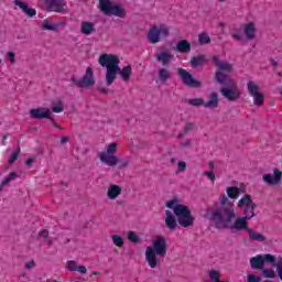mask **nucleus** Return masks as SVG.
Returning <instances> with one entry per match:
<instances>
[{"label":"nucleus","instance_id":"a19ab883","mask_svg":"<svg viewBox=\"0 0 282 282\" xmlns=\"http://www.w3.org/2000/svg\"><path fill=\"white\" fill-rule=\"evenodd\" d=\"M219 276H221V273L217 270H210L209 271V279L212 282H218Z\"/></svg>","mask_w":282,"mask_h":282},{"label":"nucleus","instance_id":"39448f33","mask_svg":"<svg viewBox=\"0 0 282 282\" xmlns=\"http://www.w3.org/2000/svg\"><path fill=\"white\" fill-rule=\"evenodd\" d=\"M158 257H166V238L156 236L152 242V247L145 250V261L150 268H158Z\"/></svg>","mask_w":282,"mask_h":282},{"label":"nucleus","instance_id":"4d7b16f0","mask_svg":"<svg viewBox=\"0 0 282 282\" xmlns=\"http://www.w3.org/2000/svg\"><path fill=\"white\" fill-rule=\"evenodd\" d=\"M182 147H191V140H186L182 143Z\"/></svg>","mask_w":282,"mask_h":282},{"label":"nucleus","instance_id":"603ef678","mask_svg":"<svg viewBox=\"0 0 282 282\" xmlns=\"http://www.w3.org/2000/svg\"><path fill=\"white\" fill-rule=\"evenodd\" d=\"M129 166V160L120 161L119 169H127Z\"/></svg>","mask_w":282,"mask_h":282},{"label":"nucleus","instance_id":"3c124183","mask_svg":"<svg viewBox=\"0 0 282 282\" xmlns=\"http://www.w3.org/2000/svg\"><path fill=\"white\" fill-rule=\"evenodd\" d=\"M34 265H36V263L34 262V260H31L24 264V268H25V270H32V268H34Z\"/></svg>","mask_w":282,"mask_h":282},{"label":"nucleus","instance_id":"bb28decb","mask_svg":"<svg viewBox=\"0 0 282 282\" xmlns=\"http://www.w3.org/2000/svg\"><path fill=\"white\" fill-rule=\"evenodd\" d=\"M250 241H265V236L263 234L257 232L254 229H247Z\"/></svg>","mask_w":282,"mask_h":282},{"label":"nucleus","instance_id":"13d9d810","mask_svg":"<svg viewBox=\"0 0 282 282\" xmlns=\"http://www.w3.org/2000/svg\"><path fill=\"white\" fill-rule=\"evenodd\" d=\"M99 91L101 93V94H107V91H109L107 88H105V87H100L99 88Z\"/></svg>","mask_w":282,"mask_h":282},{"label":"nucleus","instance_id":"5fc2aeb1","mask_svg":"<svg viewBox=\"0 0 282 282\" xmlns=\"http://www.w3.org/2000/svg\"><path fill=\"white\" fill-rule=\"evenodd\" d=\"M69 142V137H62L61 144H67Z\"/></svg>","mask_w":282,"mask_h":282},{"label":"nucleus","instance_id":"b1692460","mask_svg":"<svg viewBox=\"0 0 282 282\" xmlns=\"http://www.w3.org/2000/svg\"><path fill=\"white\" fill-rule=\"evenodd\" d=\"M175 51L180 52V54H189L191 43L187 40H181L177 42Z\"/></svg>","mask_w":282,"mask_h":282},{"label":"nucleus","instance_id":"72a5a7b5","mask_svg":"<svg viewBox=\"0 0 282 282\" xmlns=\"http://www.w3.org/2000/svg\"><path fill=\"white\" fill-rule=\"evenodd\" d=\"M256 207H257L256 204L250 205L249 207H245V216H243V218L248 219V220L252 219V217H254V208Z\"/></svg>","mask_w":282,"mask_h":282},{"label":"nucleus","instance_id":"412c9836","mask_svg":"<svg viewBox=\"0 0 282 282\" xmlns=\"http://www.w3.org/2000/svg\"><path fill=\"white\" fill-rule=\"evenodd\" d=\"M122 195V187L120 185L111 184L107 191L108 199H118Z\"/></svg>","mask_w":282,"mask_h":282},{"label":"nucleus","instance_id":"f3484780","mask_svg":"<svg viewBox=\"0 0 282 282\" xmlns=\"http://www.w3.org/2000/svg\"><path fill=\"white\" fill-rule=\"evenodd\" d=\"M243 32L247 41H254L257 36V24H254V22H249L245 24Z\"/></svg>","mask_w":282,"mask_h":282},{"label":"nucleus","instance_id":"338daca9","mask_svg":"<svg viewBox=\"0 0 282 282\" xmlns=\"http://www.w3.org/2000/svg\"><path fill=\"white\" fill-rule=\"evenodd\" d=\"M0 64H1V58H0Z\"/></svg>","mask_w":282,"mask_h":282},{"label":"nucleus","instance_id":"aec40b11","mask_svg":"<svg viewBox=\"0 0 282 282\" xmlns=\"http://www.w3.org/2000/svg\"><path fill=\"white\" fill-rule=\"evenodd\" d=\"M251 270H263L265 263L263 262V254H257L256 257L250 258L249 260Z\"/></svg>","mask_w":282,"mask_h":282},{"label":"nucleus","instance_id":"5701e85b","mask_svg":"<svg viewBox=\"0 0 282 282\" xmlns=\"http://www.w3.org/2000/svg\"><path fill=\"white\" fill-rule=\"evenodd\" d=\"M204 107L206 109H217L219 107V96L217 93H212L209 96V100L205 101Z\"/></svg>","mask_w":282,"mask_h":282},{"label":"nucleus","instance_id":"37998d69","mask_svg":"<svg viewBox=\"0 0 282 282\" xmlns=\"http://www.w3.org/2000/svg\"><path fill=\"white\" fill-rule=\"evenodd\" d=\"M19 153H21V150L18 149L17 151H14L10 159H9V164H14V162H17V160L19 159Z\"/></svg>","mask_w":282,"mask_h":282},{"label":"nucleus","instance_id":"ea45409f","mask_svg":"<svg viewBox=\"0 0 282 282\" xmlns=\"http://www.w3.org/2000/svg\"><path fill=\"white\" fill-rule=\"evenodd\" d=\"M128 241H131V243H140V236H138L135 231H129Z\"/></svg>","mask_w":282,"mask_h":282},{"label":"nucleus","instance_id":"052dcab7","mask_svg":"<svg viewBox=\"0 0 282 282\" xmlns=\"http://www.w3.org/2000/svg\"><path fill=\"white\" fill-rule=\"evenodd\" d=\"M45 241L47 242L48 246H52V240L50 238H46Z\"/></svg>","mask_w":282,"mask_h":282},{"label":"nucleus","instance_id":"8fccbe9b","mask_svg":"<svg viewBox=\"0 0 282 282\" xmlns=\"http://www.w3.org/2000/svg\"><path fill=\"white\" fill-rule=\"evenodd\" d=\"M50 122L53 124V127H55V129H58L59 131H63V127L58 126V123H56V119L51 117Z\"/></svg>","mask_w":282,"mask_h":282},{"label":"nucleus","instance_id":"f8f14e48","mask_svg":"<svg viewBox=\"0 0 282 282\" xmlns=\"http://www.w3.org/2000/svg\"><path fill=\"white\" fill-rule=\"evenodd\" d=\"M177 74L180 78L183 80V84L185 87H193V88H199L202 87V83L199 80L195 79L188 70L184 68H178Z\"/></svg>","mask_w":282,"mask_h":282},{"label":"nucleus","instance_id":"423d86ee","mask_svg":"<svg viewBox=\"0 0 282 282\" xmlns=\"http://www.w3.org/2000/svg\"><path fill=\"white\" fill-rule=\"evenodd\" d=\"M99 10L106 17H118L119 19H124L127 17V11L124 8L115 4L111 0H99Z\"/></svg>","mask_w":282,"mask_h":282},{"label":"nucleus","instance_id":"dca6fc26","mask_svg":"<svg viewBox=\"0 0 282 282\" xmlns=\"http://www.w3.org/2000/svg\"><path fill=\"white\" fill-rule=\"evenodd\" d=\"M13 3L14 6H18V8H20V10L24 12V14H26V17H36V9L30 8V4H28L26 2L21 0H14Z\"/></svg>","mask_w":282,"mask_h":282},{"label":"nucleus","instance_id":"6e6552de","mask_svg":"<svg viewBox=\"0 0 282 282\" xmlns=\"http://www.w3.org/2000/svg\"><path fill=\"white\" fill-rule=\"evenodd\" d=\"M118 151V143L112 142L108 144L106 151L99 154L100 162L107 164V166H116L118 164V158L116 152Z\"/></svg>","mask_w":282,"mask_h":282},{"label":"nucleus","instance_id":"a18cd8bd","mask_svg":"<svg viewBox=\"0 0 282 282\" xmlns=\"http://www.w3.org/2000/svg\"><path fill=\"white\" fill-rule=\"evenodd\" d=\"M7 56L9 58V63L11 65H14L17 63V59H14L17 54H14V52H12V51L7 52Z\"/></svg>","mask_w":282,"mask_h":282},{"label":"nucleus","instance_id":"69168bd1","mask_svg":"<svg viewBox=\"0 0 282 282\" xmlns=\"http://www.w3.org/2000/svg\"><path fill=\"white\" fill-rule=\"evenodd\" d=\"M218 25H219L220 28H224V23H219Z\"/></svg>","mask_w":282,"mask_h":282},{"label":"nucleus","instance_id":"6ab92c4d","mask_svg":"<svg viewBox=\"0 0 282 282\" xmlns=\"http://www.w3.org/2000/svg\"><path fill=\"white\" fill-rule=\"evenodd\" d=\"M155 58L158 63H161L163 67H166V65H169V63H171V61H173L175 56L166 51H162L161 53L155 55Z\"/></svg>","mask_w":282,"mask_h":282},{"label":"nucleus","instance_id":"6e6d98bb","mask_svg":"<svg viewBox=\"0 0 282 282\" xmlns=\"http://www.w3.org/2000/svg\"><path fill=\"white\" fill-rule=\"evenodd\" d=\"M34 162V159L30 158L25 161L26 166H32V163Z\"/></svg>","mask_w":282,"mask_h":282},{"label":"nucleus","instance_id":"bf43d9fd","mask_svg":"<svg viewBox=\"0 0 282 282\" xmlns=\"http://www.w3.org/2000/svg\"><path fill=\"white\" fill-rule=\"evenodd\" d=\"M99 275H100V272H98V271L93 272V276H99Z\"/></svg>","mask_w":282,"mask_h":282},{"label":"nucleus","instance_id":"f03ea898","mask_svg":"<svg viewBox=\"0 0 282 282\" xmlns=\"http://www.w3.org/2000/svg\"><path fill=\"white\" fill-rule=\"evenodd\" d=\"M166 208H171L175 215L174 216L171 210L165 212V227L169 228L171 232L175 231L177 224H180L182 228H191V226L195 224V217H193L188 206L180 204L177 198L167 200Z\"/></svg>","mask_w":282,"mask_h":282},{"label":"nucleus","instance_id":"cd10ccee","mask_svg":"<svg viewBox=\"0 0 282 282\" xmlns=\"http://www.w3.org/2000/svg\"><path fill=\"white\" fill-rule=\"evenodd\" d=\"M263 262L264 263H272L273 268H276V263H279V261H282V257H278L275 258L274 256L270 254V253H265L262 256Z\"/></svg>","mask_w":282,"mask_h":282},{"label":"nucleus","instance_id":"09e8293b","mask_svg":"<svg viewBox=\"0 0 282 282\" xmlns=\"http://www.w3.org/2000/svg\"><path fill=\"white\" fill-rule=\"evenodd\" d=\"M184 171H186V162L180 161L177 163V172L178 173H184Z\"/></svg>","mask_w":282,"mask_h":282},{"label":"nucleus","instance_id":"4be33fe9","mask_svg":"<svg viewBox=\"0 0 282 282\" xmlns=\"http://www.w3.org/2000/svg\"><path fill=\"white\" fill-rule=\"evenodd\" d=\"M66 268L69 270V272H79V274H87V267L85 265H77L76 261L68 260L66 262Z\"/></svg>","mask_w":282,"mask_h":282},{"label":"nucleus","instance_id":"7c9ffc66","mask_svg":"<svg viewBox=\"0 0 282 282\" xmlns=\"http://www.w3.org/2000/svg\"><path fill=\"white\" fill-rule=\"evenodd\" d=\"M206 63V57L204 55L194 56L191 58L192 67H199Z\"/></svg>","mask_w":282,"mask_h":282},{"label":"nucleus","instance_id":"c03bdc74","mask_svg":"<svg viewBox=\"0 0 282 282\" xmlns=\"http://www.w3.org/2000/svg\"><path fill=\"white\" fill-rule=\"evenodd\" d=\"M231 37L234 39V41H242L243 34L240 30H236V32L231 34Z\"/></svg>","mask_w":282,"mask_h":282},{"label":"nucleus","instance_id":"7ed1b4c3","mask_svg":"<svg viewBox=\"0 0 282 282\" xmlns=\"http://www.w3.org/2000/svg\"><path fill=\"white\" fill-rule=\"evenodd\" d=\"M99 65L106 67V85H113L118 74L121 76L123 83H128L131 78V65L124 66L120 69V58L113 54L104 53L99 56Z\"/></svg>","mask_w":282,"mask_h":282},{"label":"nucleus","instance_id":"4468645a","mask_svg":"<svg viewBox=\"0 0 282 282\" xmlns=\"http://www.w3.org/2000/svg\"><path fill=\"white\" fill-rule=\"evenodd\" d=\"M282 178V172L279 169L273 170V176L272 174H264L262 176V181L264 184H268L269 186H279L281 184Z\"/></svg>","mask_w":282,"mask_h":282},{"label":"nucleus","instance_id":"c85d7f7f","mask_svg":"<svg viewBox=\"0 0 282 282\" xmlns=\"http://www.w3.org/2000/svg\"><path fill=\"white\" fill-rule=\"evenodd\" d=\"M276 271H274V269L272 268H263L262 272H261V276L262 279H276Z\"/></svg>","mask_w":282,"mask_h":282},{"label":"nucleus","instance_id":"393cba45","mask_svg":"<svg viewBox=\"0 0 282 282\" xmlns=\"http://www.w3.org/2000/svg\"><path fill=\"white\" fill-rule=\"evenodd\" d=\"M158 76L161 83H166V80H171V78H173L171 69L164 67L159 68Z\"/></svg>","mask_w":282,"mask_h":282},{"label":"nucleus","instance_id":"79ce46f5","mask_svg":"<svg viewBox=\"0 0 282 282\" xmlns=\"http://www.w3.org/2000/svg\"><path fill=\"white\" fill-rule=\"evenodd\" d=\"M57 25L56 24H50V22L47 20L44 21L43 23V30H50L52 32H54L55 30H57Z\"/></svg>","mask_w":282,"mask_h":282},{"label":"nucleus","instance_id":"c9c22d12","mask_svg":"<svg viewBox=\"0 0 282 282\" xmlns=\"http://www.w3.org/2000/svg\"><path fill=\"white\" fill-rule=\"evenodd\" d=\"M188 105H191V107H202L205 105V101L203 98H192L187 100Z\"/></svg>","mask_w":282,"mask_h":282},{"label":"nucleus","instance_id":"a878e982","mask_svg":"<svg viewBox=\"0 0 282 282\" xmlns=\"http://www.w3.org/2000/svg\"><path fill=\"white\" fill-rule=\"evenodd\" d=\"M253 205L254 202L252 200V196L250 194H246L242 198L238 200V208H248Z\"/></svg>","mask_w":282,"mask_h":282},{"label":"nucleus","instance_id":"4c0bfd02","mask_svg":"<svg viewBox=\"0 0 282 282\" xmlns=\"http://www.w3.org/2000/svg\"><path fill=\"white\" fill-rule=\"evenodd\" d=\"M111 239H112V243H113L115 246H117V248H122V246H124V239H122L121 236H119V235H113V236L111 237Z\"/></svg>","mask_w":282,"mask_h":282},{"label":"nucleus","instance_id":"473e14b6","mask_svg":"<svg viewBox=\"0 0 282 282\" xmlns=\"http://www.w3.org/2000/svg\"><path fill=\"white\" fill-rule=\"evenodd\" d=\"M219 206L218 207H229V208H235V204L230 203V200L228 199V196H226V194H223L219 197Z\"/></svg>","mask_w":282,"mask_h":282},{"label":"nucleus","instance_id":"49530a36","mask_svg":"<svg viewBox=\"0 0 282 282\" xmlns=\"http://www.w3.org/2000/svg\"><path fill=\"white\" fill-rule=\"evenodd\" d=\"M247 282H261V276H257L254 274H248Z\"/></svg>","mask_w":282,"mask_h":282},{"label":"nucleus","instance_id":"9b49d317","mask_svg":"<svg viewBox=\"0 0 282 282\" xmlns=\"http://www.w3.org/2000/svg\"><path fill=\"white\" fill-rule=\"evenodd\" d=\"M44 3V10L46 12H56L58 14L65 12L67 8V1L65 0H42Z\"/></svg>","mask_w":282,"mask_h":282},{"label":"nucleus","instance_id":"e2e57ef3","mask_svg":"<svg viewBox=\"0 0 282 282\" xmlns=\"http://www.w3.org/2000/svg\"><path fill=\"white\" fill-rule=\"evenodd\" d=\"M218 3H225L226 0H217Z\"/></svg>","mask_w":282,"mask_h":282},{"label":"nucleus","instance_id":"ddd939ff","mask_svg":"<svg viewBox=\"0 0 282 282\" xmlns=\"http://www.w3.org/2000/svg\"><path fill=\"white\" fill-rule=\"evenodd\" d=\"M30 116L33 120H51L52 119V111L45 107L33 108L30 110Z\"/></svg>","mask_w":282,"mask_h":282},{"label":"nucleus","instance_id":"a211bd4d","mask_svg":"<svg viewBox=\"0 0 282 282\" xmlns=\"http://www.w3.org/2000/svg\"><path fill=\"white\" fill-rule=\"evenodd\" d=\"M80 33L85 34V36L96 34V24H94V22L83 21L80 25Z\"/></svg>","mask_w":282,"mask_h":282},{"label":"nucleus","instance_id":"2eb2a0df","mask_svg":"<svg viewBox=\"0 0 282 282\" xmlns=\"http://www.w3.org/2000/svg\"><path fill=\"white\" fill-rule=\"evenodd\" d=\"M228 228H230L231 230H246V232H248V229H250L248 227V219L245 218V216L236 218L234 223H230V226Z\"/></svg>","mask_w":282,"mask_h":282},{"label":"nucleus","instance_id":"f257e3e1","mask_svg":"<svg viewBox=\"0 0 282 282\" xmlns=\"http://www.w3.org/2000/svg\"><path fill=\"white\" fill-rule=\"evenodd\" d=\"M212 61L217 68V72L215 74V80L219 83V85H224L225 87L229 88H221L220 94L227 98V100H231L235 102V100H239L241 97V91H239V88L237 87V84L228 77L226 74H230L232 69H235V66L232 64L219 59V56L214 55L212 56Z\"/></svg>","mask_w":282,"mask_h":282},{"label":"nucleus","instance_id":"864d4df0","mask_svg":"<svg viewBox=\"0 0 282 282\" xmlns=\"http://www.w3.org/2000/svg\"><path fill=\"white\" fill-rule=\"evenodd\" d=\"M48 235H50V231H47V230H42L39 234V236L43 237V239H47Z\"/></svg>","mask_w":282,"mask_h":282},{"label":"nucleus","instance_id":"de8ad7c7","mask_svg":"<svg viewBox=\"0 0 282 282\" xmlns=\"http://www.w3.org/2000/svg\"><path fill=\"white\" fill-rule=\"evenodd\" d=\"M203 175H205V177H208V180H210V182L215 184V172L213 171L204 172Z\"/></svg>","mask_w":282,"mask_h":282},{"label":"nucleus","instance_id":"0e129e2a","mask_svg":"<svg viewBox=\"0 0 282 282\" xmlns=\"http://www.w3.org/2000/svg\"><path fill=\"white\" fill-rule=\"evenodd\" d=\"M209 166H210L212 169H215V165H213V162L209 163Z\"/></svg>","mask_w":282,"mask_h":282},{"label":"nucleus","instance_id":"9d476101","mask_svg":"<svg viewBox=\"0 0 282 282\" xmlns=\"http://www.w3.org/2000/svg\"><path fill=\"white\" fill-rule=\"evenodd\" d=\"M247 91L251 98H253V105L256 107H261L263 102H265V96H263V93L259 90V86L257 83L250 80L247 83Z\"/></svg>","mask_w":282,"mask_h":282},{"label":"nucleus","instance_id":"680f3d73","mask_svg":"<svg viewBox=\"0 0 282 282\" xmlns=\"http://www.w3.org/2000/svg\"><path fill=\"white\" fill-rule=\"evenodd\" d=\"M271 64H272L273 67H276V62L275 61H272Z\"/></svg>","mask_w":282,"mask_h":282},{"label":"nucleus","instance_id":"f704fd0d","mask_svg":"<svg viewBox=\"0 0 282 282\" xmlns=\"http://www.w3.org/2000/svg\"><path fill=\"white\" fill-rule=\"evenodd\" d=\"M198 43L200 45H208L210 43V36L208 35V33L203 32L198 35Z\"/></svg>","mask_w":282,"mask_h":282},{"label":"nucleus","instance_id":"58836bf2","mask_svg":"<svg viewBox=\"0 0 282 282\" xmlns=\"http://www.w3.org/2000/svg\"><path fill=\"white\" fill-rule=\"evenodd\" d=\"M17 177H19V175L15 172L9 173L8 177L2 181L1 186H8V183L13 182Z\"/></svg>","mask_w":282,"mask_h":282},{"label":"nucleus","instance_id":"0eeeda50","mask_svg":"<svg viewBox=\"0 0 282 282\" xmlns=\"http://www.w3.org/2000/svg\"><path fill=\"white\" fill-rule=\"evenodd\" d=\"M70 80L79 89H89L96 85V78L94 77V69L91 67L86 68V73L82 78L73 77Z\"/></svg>","mask_w":282,"mask_h":282},{"label":"nucleus","instance_id":"1a4fd4ad","mask_svg":"<svg viewBox=\"0 0 282 282\" xmlns=\"http://www.w3.org/2000/svg\"><path fill=\"white\" fill-rule=\"evenodd\" d=\"M170 30L165 24H161L160 26L153 25L150 28L148 32V41L155 45V43H160L161 39H166L169 36Z\"/></svg>","mask_w":282,"mask_h":282},{"label":"nucleus","instance_id":"2f4dec72","mask_svg":"<svg viewBox=\"0 0 282 282\" xmlns=\"http://www.w3.org/2000/svg\"><path fill=\"white\" fill-rule=\"evenodd\" d=\"M64 109H65V102H63L61 100L59 101H54L52 104L53 113H63Z\"/></svg>","mask_w":282,"mask_h":282},{"label":"nucleus","instance_id":"20e7f679","mask_svg":"<svg viewBox=\"0 0 282 282\" xmlns=\"http://www.w3.org/2000/svg\"><path fill=\"white\" fill-rule=\"evenodd\" d=\"M237 219L235 207H216L210 216L209 221L215 225V228H230V224Z\"/></svg>","mask_w":282,"mask_h":282},{"label":"nucleus","instance_id":"c756f323","mask_svg":"<svg viewBox=\"0 0 282 282\" xmlns=\"http://www.w3.org/2000/svg\"><path fill=\"white\" fill-rule=\"evenodd\" d=\"M241 189L239 187H227V195L230 199H238Z\"/></svg>","mask_w":282,"mask_h":282},{"label":"nucleus","instance_id":"e433bc0d","mask_svg":"<svg viewBox=\"0 0 282 282\" xmlns=\"http://www.w3.org/2000/svg\"><path fill=\"white\" fill-rule=\"evenodd\" d=\"M194 129H195L194 123H192V122L186 123L183 129V133H180L178 138H184L186 134L191 133V131H193Z\"/></svg>","mask_w":282,"mask_h":282}]
</instances>
